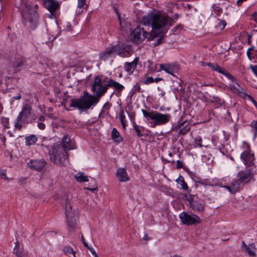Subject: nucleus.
I'll use <instances>...</instances> for the list:
<instances>
[{
	"label": "nucleus",
	"mask_w": 257,
	"mask_h": 257,
	"mask_svg": "<svg viewBox=\"0 0 257 257\" xmlns=\"http://www.w3.org/2000/svg\"><path fill=\"white\" fill-rule=\"evenodd\" d=\"M107 83L103 85L100 77L95 76L91 86V91L94 94L92 95L87 91H84L83 95L79 98L70 100V107L87 110L99 102L100 98L107 92Z\"/></svg>",
	"instance_id": "nucleus-1"
},
{
	"label": "nucleus",
	"mask_w": 257,
	"mask_h": 257,
	"mask_svg": "<svg viewBox=\"0 0 257 257\" xmlns=\"http://www.w3.org/2000/svg\"><path fill=\"white\" fill-rule=\"evenodd\" d=\"M141 23L144 25H151L152 30L150 33L148 41H154L159 36L158 30H167L172 26L169 23V16L161 14L160 12L157 13L151 12L147 15L143 17Z\"/></svg>",
	"instance_id": "nucleus-2"
},
{
	"label": "nucleus",
	"mask_w": 257,
	"mask_h": 257,
	"mask_svg": "<svg viewBox=\"0 0 257 257\" xmlns=\"http://www.w3.org/2000/svg\"><path fill=\"white\" fill-rule=\"evenodd\" d=\"M32 105L30 103L23 104L21 111L19 112L15 122V127L21 130L23 124L31 122V117L33 114Z\"/></svg>",
	"instance_id": "nucleus-3"
},
{
	"label": "nucleus",
	"mask_w": 257,
	"mask_h": 257,
	"mask_svg": "<svg viewBox=\"0 0 257 257\" xmlns=\"http://www.w3.org/2000/svg\"><path fill=\"white\" fill-rule=\"evenodd\" d=\"M143 115L147 120H154V125H164L170 121L171 118V114L169 113L163 114L149 109H142Z\"/></svg>",
	"instance_id": "nucleus-4"
},
{
	"label": "nucleus",
	"mask_w": 257,
	"mask_h": 257,
	"mask_svg": "<svg viewBox=\"0 0 257 257\" xmlns=\"http://www.w3.org/2000/svg\"><path fill=\"white\" fill-rule=\"evenodd\" d=\"M49 153L51 161L56 165H61L68 159V152L60 145L54 144Z\"/></svg>",
	"instance_id": "nucleus-5"
},
{
	"label": "nucleus",
	"mask_w": 257,
	"mask_h": 257,
	"mask_svg": "<svg viewBox=\"0 0 257 257\" xmlns=\"http://www.w3.org/2000/svg\"><path fill=\"white\" fill-rule=\"evenodd\" d=\"M237 185L240 187V189L243 186L251 181H254V175L251 169L245 168L244 170L239 171L237 173V179H234Z\"/></svg>",
	"instance_id": "nucleus-6"
},
{
	"label": "nucleus",
	"mask_w": 257,
	"mask_h": 257,
	"mask_svg": "<svg viewBox=\"0 0 257 257\" xmlns=\"http://www.w3.org/2000/svg\"><path fill=\"white\" fill-rule=\"evenodd\" d=\"M22 17L25 23H29L30 27L34 29L38 24V14L32 8L26 7L22 12Z\"/></svg>",
	"instance_id": "nucleus-7"
},
{
	"label": "nucleus",
	"mask_w": 257,
	"mask_h": 257,
	"mask_svg": "<svg viewBox=\"0 0 257 257\" xmlns=\"http://www.w3.org/2000/svg\"><path fill=\"white\" fill-rule=\"evenodd\" d=\"M243 147L244 150L240 156L241 160L246 168L255 167L254 154L252 152L249 144L243 142Z\"/></svg>",
	"instance_id": "nucleus-8"
},
{
	"label": "nucleus",
	"mask_w": 257,
	"mask_h": 257,
	"mask_svg": "<svg viewBox=\"0 0 257 257\" xmlns=\"http://www.w3.org/2000/svg\"><path fill=\"white\" fill-rule=\"evenodd\" d=\"M179 217L184 225H192L201 223L200 217L193 213L189 214L183 211L179 214Z\"/></svg>",
	"instance_id": "nucleus-9"
},
{
	"label": "nucleus",
	"mask_w": 257,
	"mask_h": 257,
	"mask_svg": "<svg viewBox=\"0 0 257 257\" xmlns=\"http://www.w3.org/2000/svg\"><path fill=\"white\" fill-rule=\"evenodd\" d=\"M150 35V33L144 31L140 26H138L132 32L131 37L134 43L140 44L146 38L148 40Z\"/></svg>",
	"instance_id": "nucleus-10"
},
{
	"label": "nucleus",
	"mask_w": 257,
	"mask_h": 257,
	"mask_svg": "<svg viewBox=\"0 0 257 257\" xmlns=\"http://www.w3.org/2000/svg\"><path fill=\"white\" fill-rule=\"evenodd\" d=\"M115 46V54L122 57H128L132 55L131 47L127 44H116L113 45Z\"/></svg>",
	"instance_id": "nucleus-11"
},
{
	"label": "nucleus",
	"mask_w": 257,
	"mask_h": 257,
	"mask_svg": "<svg viewBox=\"0 0 257 257\" xmlns=\"http://www.w3.org/2000/svg\"><path fill=\"white\" fill-rule=\"evenodd\" d=\"M205 65L210 67L213 70L219 73L222 74L225 76L229 79L231 80L232 82H234L236 80V78L230 74L227 70L224 68L220 67L217 63H212L210 62L205 63Z\"/></svg>",
	"instance_id": "nucleus-12"
},
{
	"label": "nucleus",
	"mask_w": 257,
	"mask_h": 257,
	"mask_svg": "<svg viewBox=\"0 0 257 257\" xmlns=\"http://www.w3.org/2000/svg\"><path fill=\"white\" fill-rule=\"evenodd\" d=\"M43 5L52 14L60 8L59 2L56 0H43Z\"/></svg>",
	"instance_id": "nucleus-13"
},
{
	"label": "nucleus",
	"mask_w": 257,
	"mask_h": 257,
	"mask_svg": "<svg viewBox=\"0 0 257 257\" xmlns=\"http://www.w3.org/2000/svg\"><path fill=\"white\" fill-rule=\"evenodd\" d=\"M115 46H111L106 48L105 50L101 52L99 55V58L100 60L105 61L111 57H115Z\"/></svg>",
	"instance_id": "nucleus-14"
},
{
	"label": "nucleus",
	"mask_w": 257,
	"mask_h": 257,
	"mask_svg": "<svg viewBox=\"0 0 257 257\" xmlns=\"http://www.w3.org/2000/svg\"><path fill=\"white\" fill-rule=\"evenodd\" d=\"M25 64L26 61L24 60V58L20 55L16 56L11 62V65L16 72L23 69Z\"/></svg>",
	"instance_id": "nucleus-15"
},
{
	"label": "nucleus",
	"mask_w": 257,
	"mask_h": 257,
	"mask_svg": "<svg viewBox=\"0 0 257 257\" xmlns=\"http://www.w3.org/2000/svg\"><path fill=\"white\" fill-rule=\"evenodd\" d=\"M46 162L44 159L32 160L28 163V166L33 170L41 171L45 167Z\"/></svg>",
	"instance_id": "nucleus-16"
},
{
	"label": "nucleus",
	"mask_w": 257,
	"mask_h": 257,
	"mask_svg": "<svg viewBox=\"0 0 257 257\" xmlns=\"http://www.w3.org/2000/svg\"><path fill=\"white\" fill-rule=\"evenodd\" d=\"M139 61V57H136L134 60L131 62H125L124 63V69L126 72L129 74L133 73L134 70L136 69L137 66Z\"/></svg>",
	"instance_id": "nucleus-17"
},
{
	"label": "nucleus",
	"mask_w": 257,
	"mask_h": 257,
	"mask_svg": "<svg viewBox=\"0 0 257 257\" xmlns=\"http://www.w3.org/2000/svg\"><path fill=\"white\" fill-rule=\"evenodd\" d=\"M175 129L176 131L179 130L178 132L179 135L184 136L190 131L191 129V126L190 124L186 121H184L183 122L179 123L177 126H176Z\"/></svg>",
	"instance_id": "nucleus-18"
},
{
	"label": "nucleus",
	"mask_w": 257,
	"mask_h": 257,
	"mask_svg": "<svg viewBox=\"0 0 257 257\" xmlns=\"http://www.w3.org/2000/svg\"><path fill=\"white\" fill-rule=\"evenodd\" d=\"M107 86H108V88L109 87L113 88L118 94H120L122 91L124 89V86L123 85L114 81L112 78H110L107 81Z\"/></svg>",
	"instance_id": "nucleus-19"
},
{
	"label": "nucleus",
	"mask_w": 257,
	"mask_h": 257,
	"mask_svg": "<svg viewBox=\"0 0 257 257\" xmlns=\"http://www.w3.org/2000/svg\"><path fill=\"white\" fill-rule=\"evenodd\" d=\"M116 175L119 182H127L130 180V177L124 168L118 169Z\"/></svg>",
	"instance_id": "nucleus-20"
},
{
	"label": "nucleus",
	"mask_w": 257,
	"mask_h": 257,
	"mask_svg": "<svg viewBox=\"0 0 257 257\" xmlns=\"http://www.w3.org/2000/svg\"><path fill=\"white\" fill-rule=\"evenodd\" d=\"M61 147H63L64 151L67 152L68 151L74 149L73 144L71 142L70 138L67 136H65L62 140L61 144H60Z\"/></svg>",
	"instance_id": "nucleus-21"
},
{
	"label": "nucleus",
	"mask_w": 257,
	"mask_h": 257,
	"mask_svg": "<svg viewBox=\"0 0 257 257\" xmlns=\"http://www.w3.org/2000/svg\"><path fill=\"white\" fill-rule=\"evenodd\" d=\"M190 207L195 212L201 213L204 211L205 205L199 200H195L193 203H192Z\"/></svg>",
	"instance_id": "nucleus-22"
},
{
	"label": "nucleus",
	"mask_w": 257,
	"mask_h": 257,
	"mask_svg": "<svg viewBox=\"0 0 257 257\" xmlns=\"http://www.w3.org/2000/svg\"><path fill=\"white\" fill-rule=\"evenodd\" d=\"M255 244L254 243H251L249 244L246 247H245L244 249H243V251L244 252L247 253L249 256L255 257Z\"/></svg>",
	"instance_id": "nucleus-23"
},
{
	"label": "nucleus",
	"mask_w": 257,
	"mask_h": 257,
	"mask_svg": "<svg viewBox=\"0 0 257 257\" xmlns=\"http://www.w3.org/2000/svg\"><path fill=\"white\" fill-rule=\"evenodd\" d=\"M66 218L68 231L69 232L74 231L76 226V218L73 216H70Z\"/></svg>",
	"instance_id": "nucleus-24"
},
{
	"label": "nucleus",
	"mask_w": 257,
	"mask_h": 257,
	"mask_svg": "<svg viewBox=\"0 0 257 257\" xmlns=\"http://www.w3.org/2000/svg\"><path fill=\"white\" fill-rule=\"evenodd\" d=\"M13 253L16 255L17 257H24L25 255L24 249L20 248V243L18 241H16L15 242Z\"/></svg>",
	"instance_id": "nucleus-25"
},
{
	"label": "nucleus",
	"mask_w": 257,
	"mask_h": 257,
	"mask_svg": "<svg viewBox=\"0 0 257 257\" xmlns=\"http://www.w3.org/2000/svg\"><path fill=\"white\" fill-rule=\"evenodd\" d=\"M167 32V30H162L158 32V33H159V36L157 37L158 38L152 44L154 47H156L164 43L163 39Z\"/></svg>",
	"instance_id": "nucleus-26"
},
{
	"label": "nucleus",
	"mask_w": 257,
	"mask_h": 257,
	"mask_svg": "<svg viewBox=\"0 0 257 257\" xmlns=\"http://www.w3.org/2000/svg\"><path fill=\"white\" fill-rule=\"evenodd\" d=\"M224 187L226 188L231 193H235L240 190V187L237 185V183L233 180L230 186H225Z\"/></svg>",
	"instance_id": "nucleus-27"
},
{
	"label": "nucleus",
	"mask_w": 257,
	"mask_h": 257,
	"mask_svg": "<svg viewBox=\"0 0 257 257\" xmlns=\"http://www.w3.org/2000/svg\"><path fill=\"white\" fill-rule=\"evenodd\" d=\"M111 138L115 142H120L122 141V138L120 136L119 133L116 128H113L111 131Z\"/></svg>",
	"instance_id": "nucleus-28"
},
{
	"label": "nucleus",
	"mask_w": 257,
	"mask_h": 257,
	"mask_svg": "<svg viewBox=\"0 0 257 257\" xmlns=\"http://www.w3.org/2000/svg\"><path fill=\"white\" fill-rule=\"evenodd\" d=\"M25 140L26 146H30L35 145L37 142L38 139L36 135H31L29 136L26 137Z\"/></svg>",
	"instance_id": "nucleus-29"
},
{
	"label": "nucleus",
	"mask_w": 257,
	"mask_h": 257,
	"mask_svg": "<svg viewBox=\"0 0 257 257\" xmlns=\"http://www.w3.org/2000/svg\"><path fill=\"white\" fill-rule=\"evenodd\" d=\"M76 180L80 183L88 182L89 181L88 176L84 175V173L79 172L75 175Z\"/></svg>",
	"instance_id": "nucleus-30"
},
{
	"label": "nucleus",
	"mask_w": 257,
	"mask_h": 257,
	"mask_svg": "<svg viewBox=\"0 0 257 257\" xmlns=\"http://www.w3.org/2000/svg\"><path fill=\"white\" fill-rule=\"evenodd\" d=\"M143 92V91L141 89V84L139 82H137L133 86V88L130 91V97H132L137 93H141Z\"/></svg>",
	"instance_id": "nucleus-31"
},
{
	"label": "nucleus",
	"mask_w": 257,
	"mask_h": 257,
	"mask_svg": "<svg viewBox=\"0 0 257 257\" xmlns=\"http://www.w3.org/2000/svg\"><path fill=\"white\" fill-rule=\"evenodd\" d=\"M119 19L120 29L122 31H127L132 30L131 25L129 23L126 22L124 20H121L119 18Z\"/></svg>",
	"instance_id": "nucleus-32"
},
{
	"label": "nucleus",
	"mask_w": 257,
	"mask_h": 257,
	"mask_svg": "<svg viewBox=\"0 0 257 257\" xmlns=\"http://www.w3.org/2000/svg\"><path fill=\"white\" fill-rule=\"evenodd\" d=\"M68 200V199L67 198L65 205V214L66 218H68L70 216H73V213L72 212V205Z\"/></svg>",
	"instance_id": "nucleus-33"
},
{
	"label": "nucleus",
	"mask_w": 257,
	"mask_h": 257,
	"mask_svg": "<svg viewBox=\"0 0 257 257\" xmlns=\"http://www.w3.org/2000/svg\"><path fill=\"white\" fill-rule=\"evenodd\" d=\"M176 182L181 186V188L184 190H188V187L187 183L184 181V177L181 175L176 180Z\"/></svg>",
	"instance_id": "nucleus-34"
},
{
	"label": "nucleus",
	"mask_w": 257,
	"mask_h": 257,
	"mask_svg": "<svg viewBox=\"0 0 257 257\" xmlns=\"http://www.w3.org/2000/svg\"><path fill=\"white\" fill-rule=\"evenodd\" d=\"M160 68L161 70L165 71L167 73L173 75V70L170 64H160Z\"/></svg>",
	"instance_id": "nucleus-35"
},
{
	"label": "nucleus",
	"mask_w": 257,
	"mask_h": 257,
	"mask_svg": "<svg viewBox=\"0 0 257 257\" xmlns=\"http://www.w3.org/2000/svg\"><path fill=\"white\" fill-rule=\"evenodd\" d=\"M63 251L65 252V253L66 255H69L71 254H72L74 256V257L75 256L76 252L74 251L73 249L69 246H65L63 248Z\"/></svg>",
	"instance_id": "nucleus-36"
},
{
	"label": "nucleus",
	"mask_w": 257,
	"mask_h": 257,
	"mask_svg": "<svg viewBox=\"0 0 257 257\" xmlns=\"http://www.w3.org/2000/svg\"><path fill=\"white\" fill-rule=\"evenodd\" d=\"M184 197L186 198V200L188 201L189 203V206H191L192 203H193L196 200L194 199L195 195L189 194L187 195V194H184Z\"/></svg>",
	"instance_id": "nucleus-37"
},
{
	"label": "nucleus",
	"mask_w": 257,
	"mask_h": 257,
	"mask_svg": "<svg viewBox=\"0 0 257 257\" xmlns=\"http://www.w3.org/2000/svg\"><path fill=\"white\" fill-rule=\"evenodd\" d=\"M217 20L218 21V23L216 27L218 28L220 30H223L226 25L225 21L219 20V19H218Z\"/></svg>",
	"instance_id": "nucleus-38"
},
{
	"label": "nucleus",
	"mask_w": 257,
	"mask_h": 257,
	"mask_svg": "<svg viewBox=\"0 0 257 257\" xmlns=\"http://www.w3.org/2000/svg\"><path fill=\"white\" fill-rule=\"evenodd\" d=\"M119 118H120V121L121 122V123L122 124L123 128L124 130H125L126 126V123L125 121V116L123 114V110H122L121 111V112L120 113Z\"/></svg>",
	"instance_id": "nucleus-39"
},
{
	"label": "nucleus",
	"mask_w": 257,
	"mask_h": 257,
	"mask_svg": "<svg viewBox=\"0 0 257 257\" xmlns=\"http://www.w3.org/2000/svg\"><path fill=\"white\" fill-rule=\"evenodd\" d=\"M133 127L135 128V131H136V133L137 134L138 137H141L144 136V135L141 133V131L140 127L139 126H138L135 123V122L134 121L133 122Z\"/></svg>",
	"instance_id": "nucleus-40"
},
{
	"label": "nucleus",
	"mask_w": 257,
	"mask_h": 257,
	"mask_svg": "<svg viewBox=\"0 0 257 257\" xmlns=\"http://www.w3.org/2000/svg\"><path fill=\"white\" fill-rule=\"evenodd\" d=\"M183 28V26L181 24H179L172 29V31L174 34H177L178 33L180 32V30H182Z\"/></svg>",
	"instance_id": "nucleus-41"
},
{
	"label": "nucleus",
	"mask_w": 257,
	"mask_h": 257,
	"mask_svg": "<svg viewBox=\"0 0 257 257\" xmlns=\"http://www.w3.org/2000/svg\"><path fill=\"white\" fill-rule=\"evenodd\" d=\"M213 9L215 14L218 16L222 12V8L217 5H214L213 6Z\"/></svg>",
	"instance_id": "nucleus-42"
},
{
	"label": "nucleus",
	"mask_w": 257,
	"mask_h": 257,
	"mask_svg": "<svg viewBox=\"0 0 257 257\" xmlns=\"http://www.w3.org/2000/svg\"><path fill=\"white\" fill-rule=\"evenodd\" d=\"M250 126L254 128V137H256L257 136V120H253L250 124Z\"/></svg>",
	"instance_id": "nucleus-43"
},
{
	"label": "nucleus",
	"mask_w": 257,
	"mask_h": 257,
	"mask_svg": "<svg viewBox=\"0 0 257 257\" xmlns=\"http://www.w3.org/2000/svg\"><path fill=\"white\" fill-rule=\"evenodd\" d=\"M111 105V103L108 102H106V103H105L103 105L101 112H104L105 111V110H108L110 108Z\"/></svg>",
	"instance_id": "nucleus-44"
},
{
	"label": "nucleus",
	"mask_w": 257,
	"mask_h": 257,
	"mask_svg": "<svg viewBox=\"0 0 257 257\" xmlns=\"http://www.w3.org/2000/svg\"><path fill=\"white\" fill-rule=\"evenodd\" d=\"M155 82V80L154 79L151 77V76H149V77H148L146 80H145L144 81H143V83L144 84H149V83H153Z\"/></svg>",
	"instance_id": "nucleus-45"
},
{
	"label": "nucleus",
	"mask_w": 257,
	"mask_h": 257,
	"mask_svg": "<svg viewBox=\"0 0 257 257\" xmlns=\"http://www.w3.org/2000/svg\"><path fill=\"white\" fill-rule=\"evenodd\" d=\"M238 94L243 98L245 99L248 94L243 91V89L241 88L240 91H238Z\"/></svg>",
	"instance_id": "nucleus-46"
},
{
	"label": "nucleus",
	"mask_w": 257,
	"mask_h": 257,
	"mask_svg": "<svg viewBox=\"0 0 257 257\" xmlns=\"http://www.w3.org/2000/svg\"><path fill=\"white\" fill-rule=\"evenodd\" d=\"M196 182L200 184H202V185H205V186L211 185L210 183L206 180H200L199 181H197Z\"/></svg>",
	"instance_id": "nucleus-47"
},
{
	"label": "nucleus",
	"mask_w": 257,
	"mask_h": 257,
	"mask_svg": "<svg viewBox=\"0 0 257 257\" xmlns=\"http://www.w3.org/2000/svg\"><path fill=\"white\" fill-rule=\"evenodd\" d=\"M250 20L254 21L257 24V12H253L250 18Z\"/></svg>",
	"instance_id": "nucleus-48"
},
{
	"label": "nucleus",
	"mask_w": 257,
	"mask_h": 257,
	"mask_svg": "<svg viewBox=\"0 0 257 257\" xmlns=\"http://www.w3.org/2000/svg\"><path fill=\"white\" fill-rule=\"evenodd\" d=\"M202 139L200 137H198L195 139V145L199 147H202V145L201 143Z\"/></svg>",
	"instance_id": "nucleus-49"
},
{
	"label": "nucleus",
	"mask_w": 257,
	"mask_h": 257,
	"mask_svg": "<svg viewBox=\"0 0 257 257\" xmlns=\"http://www.w3.org/2000/svg\"><path fill=\"white\" fill-rule=\"evenodd\" d=\"M86 0H78L77 7L79 8H82L85 4Z\"/></svg>",
	"instance_id": "nucleus-50"
},
{
	"label": "nucleus",
	"mask_w": 257,
	"mask_h": 257,
	"mask_svg": "<svg viewBox=\"0 0 257 257\" xmlns=\"http://www.w3.org/2000/svg\"><path fill=\"white\" fill-rule=\"evenodd\" d=\"M183 167V163L180 160H177L176 161V168L177 169L182 168Z\"/></svg>",
	"instance_id": "nucleus-51"
},
{
	"label": "nucleus",
	"mask_w": 257,
	"mask_h": 257,
	"mask_svg": "<svg viewBox=\"0 0 257 257\" xmlns=\"http://www.w3.org/2000/svg\"><path fill=\"white\" fill-rule=\"evenodd\" d=\"M229 88L233 92L238 93V91L240 90L238 88H237L236 86H235L234 85H230Z\"/></svg>",
	"instance_id": "nucleus-52"
},
{
	"label": "nucleus",
	"mask_w": 257,
	"mask_h": 257,
	"mask_svg": "<svg viewBox=\"0 0 257 257\" xmlns=\"http://www.w3.org/2000/svg\"><path fill=\"white\" fill-rule=\"evenodd\" d=\"M250 68L251 69L252 72L257 77V65L253 66V65H250Z\"/></svg>",
	"instance_id": "nucleus-53"
},
{
	"label": "nucleus",
	"mask_w": 257,
	"mask_h": 257,
	"mask_svg": "<svg viewBox=\"0 0 257 257\" xmlns=\"http://www.w3.org/2000/svg\"><path fill=\"white\" fill-rule=\"evenodd\" d=\"M38 127L41 130H44L45 128V124L42 122H39L38 123Z\"/></svg>",
	"instance_id": "nucleus-54"
},
{
	"label": "nucleus",
	"mask_w": 257,
	"mask_h": 257,
	"mask_svg": "<svg viewBox=\"0 0 257 257\" xmlns=\"http://www.w3.org/2000/svg\"><path fill=\"white\" fill-rule=\"evenodd\" d=\"M1 176L2 178H3L5 179H7L6 170L2 171V172L1 173Z\"/></svg>",
	"instance_id": "nucleus-55"
},
{
	"label": "nucleus",
	"mask_w": 257,
	"mask_h": 257,
	"mask_svg": "<svg viewBox=\"0 0 257 257\" xmlns=\"http://www.w3.org/2000/svg\"><path fill=\"white\" fill-rule=\"evenodd\" d=\"M254 47L253 46H251L250 47V48H249L247 51V52H246V54L248 56V58L250 57V52L251 51H253V49H254Z\"/></svg>",
	"instance_id": "nucleus-56"
},
{
	"label": "nucleus",
	"mask_w": 257,
	"mask_h": 257,
	"mask_svg": "<svg viewBox=\"0 0 257 257\" xmlns=\"http://www.w3.org/2000/svg\"><path fill=\"white\" fill-rule=\"evenodd\" d=\"M84 189L85 190H90L93 192H95V191H97V187L96 186L95 188H89V187H85L84 188Z\"/></svg>",
	"instance_id": "nucleus-57"
},
{
	"label": "nucleus",
	"mask_w": 257,
	"mask_h": 257,
	"mask_svg": "<svg viewBox=\"0 0 257 257\" xmlns=\"http://www.w3.org/2000/svg\"><path fill=\"white\" fill-rule=\"evenodd\" d=\"M2 121L3 122V123H4V125L6 127H8L7 125H8L9 124V119L8 118H4L3 119H2Z\"/></svg>",
	"instance_id": "nucleus-58"
},
{
	"label": "nucleus",
	"mask_w": 257,
	"mask_h": 257,
	"mask_svg": "<svg viewBox=\"0 0 257 257\" xmlns=\"http://www.w3.org/2000/svg\"><path fill=\"white\" fill-rule=\"evenodd\" d=\"M87 248L91 252V253L93 255L96 253V252H95V251L93 249V248L92 247L89 246Z\"/></svg>",
	"instance_id": "nucleus-59"
},
{
	"label": "nucleus",
	"mask_w": 257,
	"mask_h": 257,
	"mask_svg": "<svg viewBox=\"0 0 257 257\" xmlns=\"http://www.w3.org/2000/svg\"><path fill=\"white\" fill-rule=\"evenodd\" d=\"M81 238H82V241L83 244H84L85 247L87 248L89 246V245L87 244V243L85 241V240H84V237L83 235L81 236Z\"/></svg>",
	"instance_id": "nucleus-60"
},
{
	"label": "nucleus",
	"mask_w": 257,
	"mask_h": 257,
	"mask_svg": "<svg viewBox=\"0 0 257 257\" xmlns=\"http://www.w3.org/2000/svg\"><path fill=\"white\" fill-rule=\"evenodd\" d=\"M38 120L40 122H44L45 120V117L43 115H41L39 116V118H38Z\"/></svg>",
	"instance_id": "nucleus-61"
},
{
	"label": "nucleus",
	"mask_w": 257,
	"mask_h": 257,
	"mask_svg": "<svg viewBox=\"0 0 257 257\" xmlns=\"http://www.w3.org/2000/svg\"><path fill=\"white\" fill-rule=\"evenodd\" d=\"M21 97H22V96H21V94L18 93L17 95L13 97V99H15V100H19L21 98Z\"/></svg>",
	"instance_id": "nucleus-62"
},
{
	"label": "nucleus",
	"mask_w": 257,
	"mask_h": 257,
	"mask_svg": "<svg viewBox=\"0 0 257 257\" xmlns=\"http://www.w3.org/2000/svg\"><path fill=\"white\" fill-rule=\"evenodd\" d=\"M66 30L68 31H71L72 30L71 26L69 23H68L66 26Z\"/></svg>",
	"instance_id": "nucleus-63"
},
{
	"label": "nucleus",
	"mask_w": 257,
	"mask_h": 257,
	"mask_svg": "<svg viewBox=\"0 0 257 257\" xmlns=\"http://www.w3.org/2000/svg\"><path fill=\"white\" fill-rule=\"evenodd\" d=\"M250 101L252 102V103L254 105L255 107L257 108V102L255 101V100L253 98Z\"/></svg>",
	"instance_id": "nucleus-64"
}]
</instances>
